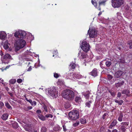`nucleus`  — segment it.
Segmentation results:
<instances>
[{"mask_svg":"<svg viewBox=\"0 0 132 132\" xmlns=\"http://www.w3.org/2000/svg\"><path fill=\"white\" fill-rule=\"evenodd\" d=\"M26 35L25 31L21 30L16 31L14 34L16 37L14 39V45L16 51L23 48L26 45V42L23 39Z\"/></svg>","mask_w":132,"mask_h":132,"instance_id":"obj_1","label":"nucleus"},{"mask_svg":"<svg viewBox=\"0 0 132 132\" xmlns=\"http://www.w3.org/2000/svg\"><path fill=\"white\" fill-rule=\"evenodd\" d=\"M62 97L67 100L72 101L75 96L74 92L71 90L67 89L63 90L62 94Z\"/></svg>","mask_w":132,"mask_h":132,"instance_id":"obj_2","label":"nucleus"},{"mask_svg":"<svg viewBox=\"0 0 132 132\" xmlns=\"http://www.w3.org/2000/svg\"><path fill=\"white\" fill-rule=\"evenodd\" d=\"M69 116L70 119L73 120H76L79 117V112L75 110H72L69 113Z\"/></svg>","mask_w":132,"mask_h":132,"instance_id":"obj_3","label":"nucleus"},{"mask_svg":"<svg viewBox=\"0 0 132 132\" xmlns=\"http://www.w3.org/2000/svg\"><path fill=\"white\" fill-rule=\"evenodd\" d=\"M56 87H53L49 88L48 90V93L53 98H56L57 96L58 91Z\"/></svg>","mask_w":132,"mask_h":132,"instance_id":"obj_4","label":"nucleus"},{"mask_svg":"<svg viewBox=\"0 0 132 132\" xmlns=\"http://www.w3.org/2000/svg\"><path fill=\"white\" fill-rule=\"evenodd\" d=\"M81 49L86 52H87L90 50V45L88 43L84 40L81 46Z\"/></svg>","mask_w":132,"mask_h":132,"instance_id":"obj_5","label":"nucleus"},{"mask_svg":"<svg viewBox=\"0 0 132 132\" xmlns=\"http://www.w3.org/2000/svg\"><path fill=\"white\" fill-rule=\"evenodd\" d=\"M124 0H112V6L114 8H118L123 4Z\"/></svg>","mask_w":132,"mask_h":132,"instance_id":"obj_6","label":"nucleus"},{"mask_svg":"<svg viewBox=\"0 0 132 132\" xmlns=\"http://www.w3.org/2000/svg\"><path fill=\"white\" fill-rule=\"evenodd\" d=\"M10 55L8 53L5 54L4 55L1 57V60L2 63H8L9 62V59H12Z\"/></svg>","mask_w":132,"mask_h":132,"instance_id":"obj_7","label":"nucleus"},{"mask_svg":"<svg viewBox=\"0 0 132 132\" xmlns=\"http://www.w3.org/2000/svg\"><path fill=\"white\" fill-rule=\"evenodd\" d=\"M90 29V28L88 32V34L89 37L92 38L96 37L97 34V31L94 29H91L90 30L89 32Z\"/></svg>","mask_w":132,"mask_h":132,"instance_id":"obj_8","label":"nucleus"},{"mask_svg":"<svg viewBox=\"0 0 132 132\" xmlns=\"http://www.w3.org/2000/svg\"><path fill=\"white\" fill-rule=\"evenodd\" d=\"M7 36V34L4 31H0V39L3 40H5Z\"/></svg>","mask_w":132,"mask_h":132,"instance_id":"obj_9","label":"nucleus"},{"mask_svg":"<svg viewBox=\"0 0 132 132\" xmlns=\"http://www.w3.org/2000/svg\"><path fill=\"white\" fill-rule=\"evenodd\" d=\"M123 72L122 71L119 70L116 72L114 74V77L116 78H118L120 77L123 74Z\"/></svg>","mask_w":132,"mask_h":132,"instance_id":"obj_10","label":"nucleus"},{"mask_svg":"<svg viewBox=\"0 0 132 132\" xmlns=\"http://www.w3.org/2000/svg\"><path fill=\"white\" fill-rule=\"evenodd\" d=\"M78 56L80 59H84L86 56V53H84L83 52L80 51L78 53Z\"/></svg>","mask_w":132,"mask_h":132,"instance_id":"obj_11","label":"nucleus"},{"mask_svg":"<svg viewBox=\"0 0 132 132\" xmlns=\"http://www.w3.org/2000/svg\"><path fill=\"white\" fill-rule=\"evenodd\" d=\"M97 69L96 68L94 69L92 71L89 73V74L94 77H96L97 76Z\"/></svg>","mask_w":132,"mask_h":132,"instance_id":"obj_12","label":"nucleus"},{"mask_svg":"<svg viewBox=\"0 0 132 132\" xmlns=\"http://www.w3.org/2000/svg\"><path fill=\"white\" fill-rule=\"evenodd\" d=\"M124 82L123 81H122L120 82H118L116 83L115 84V86L117 88L121 87L122 85H123Z\"/></svg>","mask_w":132,"mask_h":132,"instance_id":"obj_13","label":"nucleus"},{"mask_svg":"<svg viewBox=\"0 0 132 132\" xmlns=\"http://www.w3.org/2000/svg\"><path fill=\"white\" fill-rule=\"evenodd\" d=\"M73 76L74 77H75L77 79H80L83 77V76L80 74L76 73H74L73 74Z\"/></svg>","mask_w":132,"mask_h":132,"instance_id":"obj_14","label":"nucleus"},{"mask_svg":"<svg viewBox=\"0 0 132 132\" xmlns=\"http://www.w3.org/2000/svg\"><path fill=\"white\" fill-rule=\"evenodd\" d=\"M56 83L58 85L60 86H62L64 85V82L63 80H61L59 79L56 82Z\"/></svg>","mask_w":132,"mask_h":132,"instance_id":"obj_15","label":"nucleus"},{"mask_svg":"<svg viewBox=\"0 0 132 132\" xmlns=\"http://www.w3.org/2000/svg\"><path fill=\"white\" fill-rule=\"evenodd\" d=\"M4 44L3 47L6 50L8 49L9 47V45L8 40H5L4 42Z\"/></svg>","mask_w":132,"mask_h":132,"instance_id":"obj_16","label":"nucleus"},{"mask_svg":"<svg viewBox=\"0 0 132 132\" xmlns=\"http://www.w3.org/2000/svg\"><path fill=\"white\" fill-rule=\"evenodd\" d=\"M117 123V121L116 120H114L109 126V128L112 129L113 126H114L116 125Z\"/></svg>","mask_w":132,"mask_h":132,"instance_id":"obj_17","label":"nucleus"},{"mask_svg":"<svg viewBox=\"0 0 132 132\" xmlns=\"http://www.w3.org/2000/svg\"><path fill=\"white\" fill-rule=\"evenodd\" d=\"M38 116L39 119L42 121H44L45 120L46 118L45 117L41 114H38Z\"/></svg>","mask_w":132,"mask_h":132,"instance_id":"obj_18","label":"nucleus"},{"mask_svg":"<svg viewBox=\"0 0 132 132\" xmlns=\"http://www.w3.org/2000/svg\"><path fill=\"white\" fill-rule=\"evenodd\" d=\"M8 116V115L7 114L5 113L2 115L1 118L3 120H6L7 119Z\"/></svg>","mask_w":132,"mask_h":132,"instance_id":"obj_19","label":"nucleus"},{"mask_svg":"<svg viewBox=\"0 0 132 132\" xmlns=\"http://www.w3.org/2000/svg\"><path fill=\"white\" fill-rule=\"evenodd\" d=\"M76 65L75 63L73 62H71L69 66L71 69H74L76 67Z\"/></svg>","mask_w":132,"mask_h":132,"instance_id":"obj_20","label":"nucleus"},{"mask_svg":"<svg viewBox=\"0 0 132 132\" xmlns=\"http://www.w3.org/2000/svg\"><path fill=\"white\" fill-rule=\"evenodd\" d=\"M75 101L78 103L81 102V98L77 96L75 99Z\"/></svg>","mask_w":132,"mask_h":132,"instance_id":"obj_21","label":"nucleus"},{"mask_svg":"<svg viewBox=\"0 0 132 132\" xmlns=\"http://www.w3.org/2000/svg\"><path fill=\"white\" fill-rule=\"evenodd\" d=\"M99 2V5H101L104 4L105 2L107 0H98Z\"/></svg>","mask_w":132,"mask_h":132,"instance_id":"obj_22","label":"nucleus"},{"mask_svg":"<svg viewBox=\"0 0 132 132\" xmlns=\"http://www.w3.org/2000/svg\"><path fill=\"white\" fill-rule=\"evenodd\" d=\"M122 93L127 95L129 93V91L128 90H124L122 91Z\"/></svg>","mask_w":132,"mask_h":132,"instance_id":"obj_23","label":"nucleus"},{"mask_svg":"<svg viewBox=\"0 0 132 132\" xmlns=\"http://www.w3.org/2000/svg\"><path fill=\"white\" fill-rule=\"evenodd\" d=\"M16 79H13L10 80L9 81V82L11 84H14L16 82Z\"/></svg>","mask_w":132,"mask_h":132,"instance_id":"obj_24","label":"nucleus"},{"mask_svg":"<svg viewBox=\"0 0 132 132\" xmlns=\"http://www.w3.org/2000/svg\"><path fill=\"white\" fill-rule=\"evenodd\" d=\"M92 100H91L90 101H88L86 103V106L88 108H89L90 106V104L92 103Z\"/></svg>","mask_w":132,"mask_h":132,"instance_id":"obj_25","label":"nucleus"},{"mask_svg":"<svg viewBox=\"0 0 132 132\" xmlns=\"http://www.w3.org/2000/svg\"><path fill=\"white\" fill-rule=\"evenodd\" d=\"M27 51H28V54L29 55H32L34 53V52H33L32 49H30L29 51H28V50H27Z\"/></svg>","mask_w":132,"mask_h":132,"instance_id":"obj_26","label":"nucleus"},{"mask_svg":"<svg viewBox=\"0 0 132 132\" xmlns=\"http://www.w3.org/2000/svg\"><path fill=\"white\" fill-rule=\"evenodd\" d=\"M71 106L70 105L69 103H66L64 104V107L66 109L69 108Z\"/></svg>","mask_w":132,"mask_h":132,"instance_id":"obj_27","label":"nucleus"},{"mask_svg":"<svg viewBox=\"0 0 132 132\" xmlns=\"http://www.w3.org/2000/svg\"><path fill=\"white\" fill-rule=\"evenodd\" d=\"M53 56H58V52L57 50H56L55 51H54V52H53Z\"/></svg>","mask_w":132,"mask_h":132,"instance_id":"obj_28","label":"nucleus"},{"mask_svg":"<svg viewBox=\"0 0 132 132\" xmlns=\"http://www.w3.org/2000/svg\"><path fill=\"white\" fill-rule=\"evenodd\" d=\"M111 63L110 61H107L105 62V64L107 67H109L111 65Z\"/></svg>","mask_w":132,"mask_h":132,"instance_id":"obj_29","label":"nucleus"},{"mask_svg":"<svg viewBox=\"0 0 132 132\" xmlns=\"http://www.w3.org/2000/svg\"><path fill=\"white\" fill-rule=\"evenodd\" d=\"M80 123L82 124H84L86 122V120L85 118H82L81 119Z\"/></svg>","mask_w":132,"mask_h":132,"instance_id":"obj_30","label":"nucleus"},{"mask_svg":"<svg viewBox=\"0 0 132 132\" xmlns=\"http://www.w3.org/2000/svg\"><path fill=\"white\" fill-rule=\"evenodd\" d=\"M123 115L120 114L119 117L118 118V120L120 121H121L122 120Z\"/></svg>","mask_w":132,"mask_h":132,"instance_id":"obj_31","label":"nucleus"},{"mask_svg":"<svg viewBox=\"0 0 132 132\" xmlns=\"http://www.w3.org/2000/svg\"><path fill=\"white\" fill-rule=\"evenodd\" d=\"M12 126L13 127H14L15 128H16L18 127V126L17 123L14 122V123L13 124Z\"/></svg>","mask_w":132,"mask_h":132,"instance_id":"obj_32","label":"nucleus"},{"mask_svg":"<svg viewBox=\"0 0 132 132\" xmlns=\"http://www.w3.org/2000/svg\"><path fill=\"white\" fill-rule=\"evenodd\" d=\"M46 128L45 127H42L41 129V132H46Z\"/></svg>","mask_w":132,"mask_h":132,"instance_id":"obj_33","label":"nucleus"},{"mask_svg":"<svg viewBox=\"0 0 132 132\" xmlns=\"http://www.w3.org/2000/svg\"><path fill=\"white\" fill-rule=\"evenodd\" d=\"M45 117L47 118H52L53 117V116L51 114H47L45 115Z\"/></svg>","mask_w":132,"mask_h":132,"instance_id":"obj_34","label":"nucleus"},{"mask_svg":"<svg viewBox=\"0 0 132 132\" xmlns=\"http://www.w3.org/2000/svg\"><path fill=\"white\" fill-rule=\"evenodd\" d=\"M117 61L119 62L120 63H124L125 62L124 60L121 59H120L118 61L117 60Z\"/></svg>","mask_w":132,"mask_h":132,"instance_id":"obj_35","label":"nucleus"},{"mask_svg":"<svg viewBox=\"0 0 132 132\" xmlns=\"http://www.w3.org/2000/svg\"><path fill=\"white\" fill-rule=\"evenodd\" d=\"M5 105L6 106L8 109H10L11 108V106L8 103H5Z\"/></svg>","mask_w":132,"mask_h":132,"instance_id":"obj_36","label":"nucleus"},{"mask_svg":"<svg viewBox=\"0 0 132 132\" xmlns=\"http://www.w3.org/2000/svg\"><path fill=\"white\" fill-rule=\"evenodd\" d=\"M92 3L93 4V5H94V6L96 8L97 6V3L96 2H94V1L93 0H92Z\"/></svg>","mask_w":132,"mask_h":132,"instance_id":"obj_37","label":"nucleus"},{"mask_svg":"<svg viewBox=\"0 0 132 132\" xmlns=\"http://www.w3.org/2000/svg\"><path fill=\"white\" fill-rule=\"evenodd\" d=\"M109 92L110 93L111 95L113 97H114L115 96V93L114 92H113L112 91H111L110 90L109 91Z\"/></svg>","mask_w":132,"mask_h":132,"instance_id":"obj_38","label":"nucleus"},{"mask_svg":"<svg viewBox=\"0 0 132 132\" xmlns=\"http://www.w3.org/2000/svg\"><path fill=\"white\" fill-rule=\"evenodd\" d=\"M128 44L129 45V47L130 48H132V41H129L128 42Z\"/></svg>","mask_w":132,"mask_h":132,"instance_id":"obj_39","label":"nucleus"},{"mask_svg":"<svg viewBox=\"0 0 132 132\" xmlns=\"http://www.w3.org/2000/svg\"><path fill=\"white\" fill-rule=\"evenodd\" d=\"M43 107L45 111L47 112L48 111L46 106L45 104H44Z\"/></svg>","mask_w":132,"mask_h":132,"instance_id":"obj_40","label":"nucleus"},{"mask_svg":"<svg viewBox=\"0 0 132 132\" xmlns=\"http://www.w3.org/2000/svg\"><path fill=\"white\" fill-rule=\"evenodd\" d=\"M41 111L40 110H37L36 111V113L37 114V116L39 114H41L40 113H41Z\"/></svg>","mask_w":132,"mask_h":132,"instance_id":"obj_41","label":"nucleus"},{"mask_svg":"<svg viewBox=\"0 0 132 132\" xmlns=\"http://www.w3.org/2000/svg\"><path fill=\"white\" fill-rule=\"evenodd\" d=\"M108 78L110 80L113 78V77L110 75H108Z\"/></svg>","mask_w":132,"mask_h":132,"instance_id":"obj_42","label":"nucleus"},{"mask_svg":"<svg viewBox=\"0 0 132 132\" xmlns=\"http://www.w3.org/2000/svg\"><path fill=\"white\" fill-rule=\"evenodd\" d=\"M17 81L18 83L20 84L22 82V80L21 79H17Z\"/></svg>","mask_w":132,"mask_h":132,"instance_id":"obj_43","label":"nucleus"},{"mask_svg":"<svg viewBox=\"0 0 132 132\" xmlns=\"http://www.w3.org/2000/svg\"><path fill=\"white\" fill-rule=\"evenodd\" d=\"M25 100H26L27 101L29 102L31 104L32 102V100L31 99H28V98L26 97L25 98Z\"/></svg>","mask_w":132,"mask_h":132,"instance_id":"obj_44","label":"nucleus"},{"mask_svg":"<svg viewBox=\"0 0 132 132\" xmlns=\"http://www.w3.org/2000/svg\"><path fill=\"white\" fill-rule=\"evenodd\" d=\"M31 104L32 106L35 105L36 104V102L35 101H32Z\"/></svg>","mask_w":132,"mask_h":132,"instance_id":"obj_45","label":"nucleus"},{"mask_svg":"<svg viewBox=\"0 0 132 132\" xmlns=\"http://www.w3.org/2000/svg\"><path fill=\"white\" fill-rule=\"evenodd\" d=\"M120 128L123 131H124L125 130V127L123 126H121Z\"/></svg>","mask_w":132,"mask_h":132,"instance_id":"obj_46","label":"nucleus"},{"mask_svg":"<svg viewBox=\"0 0 132 132\" xmlns=\"http://www.w3.org/2000/svg\"><path fill=\"white\" fill-rule=\"evenodd\" d=\"M121 124L124 125L128 126V125L129 123L126 122H122Z\"/></svg>","mask_w":132,"mask_h":132,"instance_id":"obj_47","label":"nucleus"},{"mask_svg":"<svg viewBox=\"0 0 132 132\" xmlns=\"http://www.w3.org/2000/svg\"><path fill=\"white\" fill-rule=\"evenodd\" d=\"M59 76V75L56 73H54V77L56 78H57Z\"/></svg>","mask_w":132,"mask_h":132,"instance_id":"obj_48","label":"nucleus"},{"mask_svg":"<svg viewBox=\"0 0 132 132\" xmlns=\"http://www.w3.org/2000/svg\"><path fill=\"white\" fill-rule=\"evenodd\" d=\"M123 101L122 100H120L119 101V104L120 105H121L122 104V103H123Z\"/></svg>","mask_w":132,"mask_h":132,"instance_id":"obj_49","label":"nucleus"},{"mask_svg":"<svg viewBox=\"0 0 132 132\" xmlns=\"http://www.w3.org/2000/svg\"><path fill=\"white\" fill-rule=\"evenodd\" d=\"M62 126L63 128V130L65 131H66L67 130V129H66L65 126L63 125Z\"/></svg>","mask_w":132,"mask_h":132,"instance_id":"obj_50","label":"nucleus"},{"mask_svg":"<svg viewBox=\"0 0 132 132\" xmlns=\"http://www.w3.org/2000/svg\"><path fill=\"white\" fill-rule=\"evenodd\" d=\"M121 94L119 92L117 94V97H120L121 96Z\"/></svg>","mask_w":132,"mask_h":132,"instance_id":"obj_51","label":"nucleus"},{"mask_svg":"<svg viewBox=\"0 0 132 132\" xmlns=\"http://www.w3.org/2000/svg\"><path fill=\"white\" fill-rule=\"evenodd\" d=\"M0 55L2 56V57L4 55L2 51H1L0 52Z\"/></svg>","mask_w":132,"mask_h":132,"instance_id":"obj_52","label":"nucleus"},{"mask_svg":"<svg viewBox=\"0 0 132 132\" xmlns=\"http://www.w3.org/2000/svg\"><path fill=\"white\" fill-rule=\"evenodd\" d=\"M32 69V68L31 66H30L29 68L27 70V71H30Z\"/></svg>","mask_w":132,"mask_h":132,"instance_id":"obj_53","label":"nucleus"},{"mask_svg":"<svg viewBox=\"0 0 132 132\" xmlns=\"http://www.w3.org/2000/svg\"><path fill=\"white\" fill-rule=\"evenodd\" d=\"M4 105V103L2 102H0V106H2Z\"/></svg>","mask_w":132,"mask_h":132,"instance_id":"obj_54","label":"nucleus"},{"mask_svg":"<svg viewBox=\"0 0 132 132\" xmlns=\"http://www.w3.org/2000/svg\"><path fill=\"white\" fill-rule=\"evenodd\" d=\"M50 108L53 111H54V109L53 108V107L52 106H50Z\"/></svg>","mask_w":132,"mask_h":132,"instance_id":"obj_55","label":"nucleus"},{"mask_svg":"<svg viewBox=\"0 0 132 132\" xmlns=\"http://www.w3.org/2000/svg\"><path fill=\"white\" fill-rule=\"evenodd\" d=\"M32 107L31 106H29L28 107V108L29 110H31L32 109Z\"/></svg>","mask_w":132,"mask_h":132,"instance_id":"obj_56","label":"nucleus"},{"mask_svg":"<svg viewBox=\"0 0 132 132\" xmlns=\"http://www.w3.org/2000/svg\"><path fill=\"white\" fill-rule=\"evenodd\" d=\"M112 132H117V130L116 129H114L112 130Z\"/></svg>","mask_w":132,"mask_h":132,"instance_id":"obj_57","label":"nucleus"},{"mask_svg":"<svg viewBox=\"0 0 132 132\" xmlns=\"http://www.w3.org/2000/svg\"><path fill=\"white\" fill-rule=\"evenodd\" d=\"M106 114H106V113H105L104 114L103 116V119H105L104 117L106 115Z\"/></svg>","mask_w":132,"mask_h":132,"instance_id":"obj_58","label":"nucleus"},{"mask_svg":"<svg viewBox=\"0 0 132 132\" xmlns=\"http://www.w3.org/2000/svg\"><path fill=\"white\" fill-rule=\"evenodd\" d=\"M102 14V12H99V13L98 14V16H100Z\"/></svg>","mask_w":132,"mask_h":132,"instance_id":"obj_59","label":"nucleus"},{"mask_svg":"<svg viewBox=\"0 0 132 132\" xmlns=\"http://www.w3.org/2000/svg\"><path fill=\"white\" fill-rule=\"evenodd\" d=\"M5 89L7 91H8L9 89V88L7 87H5Z\"/></svg>","mask_w":132,"mask_h":132,"instance_id":"obj_60","label":"nucleus"},{"mask_svg":"<svg viewBox=\"0 0 132 132\" xmlns=\"http://www.w3.org/2000/svg\"><path fill=\"white\" fill-rule=\"evenodd\" d=\"M8 93L9 94V95H10L11 96H13V94H12L11 93H10L9 92H8Z\"/></svg>","mask_w":132,"mask_h":132,"instance_id":"obj_61","label":"nucleus"},{"mask_svg":"<svg viewBox=\"0 0 132 132\" xmlns=\"http://www.w3.org/2000/svg\"><path fill=\"white\" fill-rule=\"evenodd\" d=\"M1 79V78L0 79V80H1V83L3 84V82L4 81V80L3 79Z\"/></svg>","mask_w":132,"mask_h":132,"instance_id":"obj_62","label":"nucleus"},{"mask_svg":"<svg viewBox=\"0 0 132 132\" xmlns=\"http://www.w3.org/2000/svg\"><path fill=\"white\" fill-rule=\"evenodd\" d=\"M130 27L131 30L132 31V24H131L130 25Z\"/></svg>","mask_w":132,"mask_h":132,"instance_id":"obj_63","label":"nucleus"},{"mask_svg":"<svg viewBox=\"0 0 132 132\" xmlns=\"http://www.w3.org/2000/svg\"><path fill=\"white\" fill-rule=\"evenodd\" d=\"M119 101L118 100H116L115 101V102L116 103H118L119 104Z\"/></svg>","mask_w":132,"mask_h":132,"instance_id":"obj_64","label":"nucleus"}]
</instances>
